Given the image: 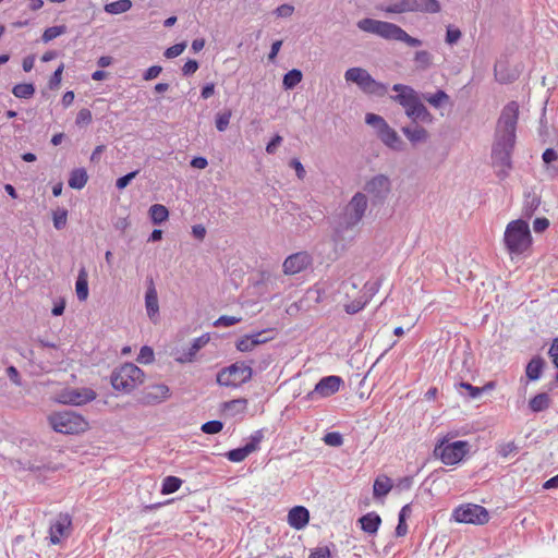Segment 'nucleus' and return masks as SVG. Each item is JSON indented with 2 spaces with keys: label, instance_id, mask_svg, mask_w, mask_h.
I'll use <instances>...</instances> for the list:
<instances>
[{
  "label": "nucleus",
  "instance_id": "nucleus-1",
  "mask_svg": "<svg viewBox=\"0 0 558 558\" xmlns=\"http://www.w3.org/2000/svg\"><path fill=\"white\" fill-rule=\"evenodd\" d=\"M520 107L518 101H509L501 109L496 122L492 145V165L499 180L508 178L512 169V154L517 142V125Z\"/></svg>",
  "mask_w": 558,
  "mask_h": 558
},
{
  "label": "nucleus",
  "instance_id": "nucleus-2",
  "mask_svg": "<svg viewBox=\"0 0 558 558\" xmlns=\"http://www.w3.org/2000/svg\"><path fill=\"white\" fill-rule=\"evenodd\" d=\"M392 90L397 94L391 96V99L404 109L405 116L412 123L433 122L432 113L422 102L418 93L413 87L397 83L392 86Z\"/></svg>",
  "mask_w": 558,
  "mask_h": 558
},
{
  "label": "nucleus",
  "instance_id": "nucleus-3",
  "mask_svg": "<svg viewBox=\"0 0 558 558\" xmlns=\"http://www.w3.org/2000/svg\"><path fill=\"white\" fill-rule=\"evenodd\" d=\"M359 29L377 35L386 40H396L407 44L409 47L422 46V40L410 36L402 27L395 23L365 17L356 23Z\"/></svg>",
  "mask_w": 558,
  "mask_h": 558
},
{
  "label": "nucleus",
  "instance_id": "nucleus-4",
  "mask_svg": "<svg viewBox=\"0 0 558 558\" xmlns=\"http://www.w3.org/2000/svg\"><path fill=\"white\" fill-rule=\"evenodd\" d=\"M504 244L510 255H522L532 245L529 223L523 219L510 221L504 233Z\"/></svg>",
  "mask_w": 558,
  "mask_h": 558
},
{
  "label": "nucleus",
  "instance_id": "nucleus-5",
  "mask_svg": "<svg viewBox=\"0 0 558 558\" xmlns=\"http://www.w3.org/2000/svg\"><path fill=\"white\" fill-rule=\"evenodd\" d=\"M377 9L385 14H436L441 11V5L438 0H390L378 5Z\"/></svg>",
  "mask_w": 558,
  "mask_h": 558
},
{
  "label": "nucleus",
  "instance_id": "nucleus-6",
  "mask_svg": "<svg viewBox=\"0 0 558 558\" xmlns=\"http://www.w3.org/2000/svg\"><path fill=\"white\" fill-rule=\"evenodd\" d=\"M110 381L114 390L130 393L144 381V372L133 363L113 369Z\"/></svg>",
  "mask_w": 558,
  "mask_h": 558
},
{
  "label": "nucleus",
  "instance_id": "nucleus-7",
  "mask_svg": "<svg viewBox=\"0 0 558 558\" xmlns=\"http://www.w3.org/2000/svg\"><path fill=\"white\" fill-rule=\"evenodd\" d=\"M344 80L354 83L367 95L383 97L388 90V85L376 81L365 69L353 66L344 72Z\"/></svg>",
  "mask_w": 558,
  "mask_h": 558
},
{
  "label": "nucleus",
  "instance_id": "nucleus-8",
  "mask_svg": "<svg viewBox=\"0 0 558 558\" xmlns=\"http://www.w3.org/2000/svg\"><path fill=\"white\" fill-rule=\"evenodd\" d=\"M469 451L470 444L466 440L449 442L442 438L435 445L434 456L446 465H454L461 462Z\"/></svg>",
  "mask_w": 558,
  "mask_h": 558
},
{
  "label": "nucleus",
  "instance_id": "nucleus-9",
  "mask_svg": "<svg viewBox=\"0 0 558 558\" xmlns=\"http://www.w3.org/2000/svg\"><path fill=\"white\" fill-rule=\"evenodd\" d=\"M253 361H241L222 368L217 374V383L225 387H238L251 380L253 376Z\"/></svg>",
  "mask_w": 558,
  "mask_h": 558
},
{
  "label": "nucleus",
  "instance_id": "nucleus-10",
  "mask_svg": "<svg viewBox=\"0 0 558 558\" xmlns=\"http://www.w3.org/2000/svg\"><path fill=\"white\" fill-rule=\"evenodd\" d=\"M50 425L57 433L78 434L87 428L85 418L72 411L54 413L49 417Z\"/></svg>",
  "mask_w": 558,
  "mask_h": 558
},
{
  "label": "nucleus",
  "instance_id": "nucleus-11",
  "mask_svg": "<svg viewBox=\"0 0 558 558\" xmlns=\"http://www.w3.org/2000/svg\"><path fill=\"white\" fill-rule=\"evenodd\" d=\"M451 518L458 523L482 525L488 522L489 513L483 506L465 504L456 507Z\"/></svg>",
  "mask_w": 558,
  "mask_h": 558
},
{
  "label": "nucleus",
  "instance_id": "nucleus-12",
  "mask_svg": "<svg viewBox=\"0 0 558 558\" xmlns=\"http://www.w3.org/2000/svg\"><path fill=\"white\" fill-rule=\"evenodd\" d=\"M364 191L373 206L383 205L391 192V181L385 174H376L366 181Z\"/></svg>",
  "mask_w": 558,
  "mask_h": 558
},
{
  "label": "nucleus",
  "instance_id": "nucleus-13",
  "mask_svg": "<svg viewBox=\"0 0 558 558\" xmlns=\"http://www.w3.org/2000/svg\"><path fill=\"white\" fill-rule=\"evenodd\" d=\"M342 384L343 379L340 376H325L315 385V388L305 396V399L314 401L318 398H328L338 392Z\"/></svg>",
  "mask_w": 558,
  "mask_h": 558
},
{
  "label": "nucleus",
  "instance_id": "nucleus-14",
  "mask_svg": "<svg viewBox=\"0 0 558 558\" xmlns=\"http://www.w3.org/2000/svg\"><path fill=\"white\" fill-rule=\"evenodd\" d=\"M264 435L260 429L255 430L251 436L248 441L239 448L231 449L226 453V457L231 462H242L246 459L252 452L258 450L259 444L263 439Z\"/></svg>",
  "mask_w": 558,
  "mask_h": 558
},
{
  "label": "nucleus",
  "instance_id": "nucleus-15",
  "mask_svg": "<svg viewBox=\"0 0 558 558\" xmlns=\"http://www.w3.org/2000/svg\"><path fill=\"white\" fill-rule=\"evenodd\" d=\"M367 208V196L362 192H356L347 206V225L353 227L364 217Z\"/></svg>",
  "mask_w": 558,
  "mask_h": 558
},
{
  "label": "nucleus",
  "instance_id": "nucleus-16",
  "mask_svg": "<svg viewBox=\"0 0 558 558\" xmlns=\"http://www.w3.org/2000/svg\"><path fill=\"white\" fill-rule=\"evenodd\" d=\"M313 264L312 255L306 251H301L289 255L283 264V272L286 275H296L306 270Z\"/></svg>",
  "mask_w": 558,
  "mask_h": 558
},
{
  "label": "nucleus",
  "instance_id": "nucleus-17",
  "mask_svg": "<svg viewBox=\"0 0 558 558\" xmlns=\"http://www.w3.org/2000/svg\"><path fill=\"white\" fill-rule=\"evenodd\" d=\"M96 398V392L90 388H69L59 396V401L64 404L83 405Z\"/></svg>",
  "mask_w": 558,
  "mask_h": 558
},
{
  "label": "nucleus",
  "instance_id": "nucleus-18",
  "mask_svg": "<svg viewBox=\"0 0 558 558\" xmlns=\"http://www.w3.org/2000/svg\"><path fill=\"white\" fill-rule=\"evenodd\" d=\"M72 525V519L68 513H60L49 526V541L57 545L61 537L68 535Z\"/></svg>",
  "mask_w": 558,
  "mask_h": 558
},
{
  "label": "nucleus",
  "instance_id": "nucleus-19",
  "mask_svg": "<svg viewBox=\"0 0 558 558\" xmlns=\"http://www.w3.org/2000/svg\"><path fill=\"white\" fill-rule=\"evenodd\" d=\"M170 397V388L166 384H156L147 387L142 402L147 405L159 404Z\"/></svg>",
  "mask_w": 558,
  "mask_h": 558
},
{
  "label": "nucleus",
  "instance_id": "nucleus-20",
  "mask_svg": "<svg viewBox=\"0 0 558 558\" xmlns=\"http://www.w3.org/2000/svg\"><path fill=\"white\" fill-rule=\"evenodd\" d=\"M265 332V330H262L251 335L243 336L235 343L236 350H239L240 352H251L257 345L268 342L271 338L266 337Z\"/></svg>",
  "mask_w": 558,
  "mask_h": 558
},
{
  "label": "nucleus",
  "instance_id": "nucleus-21",
  "mask_svg": "<svg viewBox=\"0 0 558 558\" xmlns=\"http://www.w3.org/2000/svg\"><path fill=\"white\" fill-rule=\"evenodd\" d=\"M209 335L204 333L195 339H193L191 345L183 350L182 353L175 359L177 362L184 364L193 362L197 352L205 347L209 342Z\"/></svg>",
  "mask_w": 558,
  "mask_h": 558
},
{
  "label": "nucleus",
  "instance_id": "nucleus-22",
  "mask_svg": "<svg viewBox=\"0 0 558 558\" xmlns=\"http://www.w3.org/2000/svg\"><path fill=\"white\" fill-rule=\"evenodd\" d=\"M145 307L147 316L151 322L155 323L159 317V303L157 290L155 288L153 279L149 280V286L147 287L145 293Z\"/></svg>",
  "mask_w": 558,
  "mask_h": 558
},
{
  "label": "nucleus",
  "instance_id": "nucleus-23",
  "mask_svg": "<svg viewBox=\"0 0 558 558\" xmlns=\"http://www.w3.org/2000/svg\"><path fill=\"white\" fill-rule=\"evenodd\" d=\"M308 521L310 511L303 506H295L288 513V523L295 530L304 529Z\"/></svg>",
  "mask_w": 558,
  "mask_h": 558
},
{
  "label": "nucleus",
  "instance_id": "nucleus-24",
  "mask_svg": "<svg viewBox=\"0 0 558 558\" xmlns=\"http://www.w3.org/2000/svg\"><path fill=\"white\" fill-rule=\"evenodd\" d=\"M378 137L387 147L396 151H401L403 149L404 144L402 140L398 133L389 126V124L379 131Z\"/></svg>",
  "mask_w": 558,
  "mask_h": 558
},
{
  "label": "nucleus",
  "instance_id": "nucleus-25",
  "mask_svg": "<svg viewBox=\"0 0 558 558\" xmlns=\"http://www.w3.org/2000/svg\"><path fill=\"white\" fill-rule=\"evenodd\" d=\"M359 522L363 532L373 535L377 533L381 524V518L378 513L372 511L362 515Z\"/></svg>",
  "mask_w": 558,
  "mask_h": 558
},
{
  "label": "nucleus",
  "instance_id": "nucleus-26",
  "mask_svg": "<svg viewBox=\"0 0 558 558\" xmlns=\"http://www.w3.org/2000/svg\"><path fill=\"white\" fill-rule=\"evenodd\" d=\"M401 132L404 136L413 144L423 143L428 138V132L423 126H420L417 123H413V125L403 126Z\"/></svg>",
  "mask_w": 558,
  "mask_h": 558
},
{
  "label": "nucleus",
  "instance_id": "nucleus-27",
  "mask_svg": "<svg viewBox=\"0 0 558 558\" xmlns=\"http://www.w3.org/2000/svg\"><path fill=\"white\" fill-rule=\"evenodd\" d=\"M545 367V360L541 355H534L525 367V375L531 381H536L541 378Z\"/></svg>",
  "mask_w": 558,
  "mask_h": 558
},
{
  "label": "nucleus",
  "instance_id": "nucleus-28",
  "mask_svg": "<svg viewBox=\"0 0 558 558\" xmlns=\"http://www.w3.org/2000/svg\"><path fill=\"white\" fill-rule=\"evenodd\" d=\"M88 181V174L85 168H75L70 172L68 184L71 189L82 190Z\"/></svg>",
  "mask_w": 558,
  "mask_h": 558
},
{
  "label": "nucleus",
  "instance_id": "nucleus-29",
  "mask_svg": "<svg viewBox=\"0 0 558 558\" xmlns=\"http://www.w3.org/2000/svg\"><path fill=\"white\" fill-rule=\"evenodd\" d=\"M76 296L80 301H86L88 298V274L85 267L78 270L75 282Z\"/></svg>",
  "mask_w": 558,
  "mask_h": 558
},
{
  "label": "nucleus",
  "instance_id": "nucleus-30",
  "mask_svg": "<svg viewBox=\"0 0 558 558\" xmlns=\"http://www.w3.org/2000/svg\"><path fill=\"white\" fill-rule=\"evenodd\" d=\"M392 488L391 478L386 475L377 476L373 485V495L375 498L387 496Z\"/></svg>",
  "mask_w": 558,
  "mask_h": 558
},
{
  "label": "nucleus",
  "instance_id": "nucleus-31",
  "mask_svg": "<svg viewBox=\"0 0 558 558\" xmlns=\"http://www.w3.org/2000/svg\"><path fill=\"white\" fill-rule=\"evenodd\" d=\"M541 205V197L534 193V192H527L524 195V203H523V216L525 218H531L535 211L538 209Z\"/></svg>",
  "mask_w": 558,
  "mask_h": 558
},
{
  "label": "nucleus",
  "instance_id": "nucleus-32",
  "mask_svg": "<svg viewBox=\"0 0 558 558\" xmlns=\"http://www.w3.org/2000/svg\"><path fill=\"white\" fill-rule=\"evenodd\" d=\"M422 97L434 108L442 107L444 105L449 102V99H450L449 95L442 89H438L434 94H430V93L423 94Z\"/></svg>",
  "mask_w": 558,
  "mask_h": 558
},
{
  "label": "nucleus",
  "instance_id": "nucleus-33",
  "mask_svg": "<svg viewBox=\"0 0 558 558\" xmlns=\"http://www.w3.org/2000/svg\"><path fill=\"white\" fill-rule=\"evenodd\" d=\"M133 3L131 0H117L105 4V12L117 15L122 14L131 10Z\"/></svg>",
  "mask_w": 558,
  "mask_h": 558
},
{
  "label": "nucleus",
  "instance_id": "nucleus-34",
  "mask_svg": "<svg viewBox=\"0 0 558 558\" xmlns=\"http://www.w3.org/2000/svg\"><path fill=\"white\" fill-rule=\"evenodd\" d=\"M149 217L154 225H161L169 217V210L165 205L154 204L149 208Z\"/></svg>",
  "mask_w": 558,
  "mask_h": 558
},
{
  "label": "nucleus",
  "instance_id": "nucleus-35",
  "mask_svg": "<svg viewBox=\"0 0 558 558\" xmlns=\"http://www.w3.org/2000/svg\"><path fill=\"white\" fill-rule=\"evenodd\" d=\"M550 404L549 396L546 392H541L534 396L530 402L529 407L532 412L538 413L546 410Z\"/></svg>",
  "mask_w": 558,
  "mask_h": 558
},
{
  "label": "nucleus",
  "instance_id": "nucleus-36",
  "mask_svg": "<svg viewBox=\"0 0 558 558\" xmlns=\"http://www.w3.org/2000/svg\"><path fill=\"white\" fill-rule=\"evenodd\" d=\"M414 63L417 70L425 71L433 64V56L427 50H418L414 53Z\"/></svg>",
  "mask_w": 558,
  "mask_h": 558
},
{
  "label": "nucleus",
  "instance_id": "nucleus-37",
  "mask_svg": "<svg viewBox=\"0 0 558 558\" xmlns=\"http://www.w3.org/2000/svg\"><path fill=\"white\" fill-rule=\"evenodd\" d=\"M303 78V74L299 69H292L283 75V88L289 90L293 89Z\"/></svg>",
  "mask_w": 558,
  "mask_h": 558
},
{
  "label": "nucleus",
  "instance_id": "nucleus-38",
  "mask_svg": "<svg viewBox=\"0 0 558 558\" xmlns=\"http://www.w3.org/2000/svg\"><path fill=\"white\" fill-rule=\"evenodd\" d=\"M182 483H183V481L177 476H172V475L166 476L162 480L161 494L169 495V494L175 493L177 490H179Z\"/></svg>",
  "mask_w": 558,
  "mask_h": 558
},
{
  "label": "nucleus",
  "instance_id": "nucleus-39",
  "mask_svg": "<svg viewBox=\"0 0 558 558\" xmlns=\"http://www.w3.org/2000/svg\"><path fill=\"white\" fill-rule=\"evenodd\" d=\"M12 94L16 98L27 99L35 94V86L32 83H20L13 86Z\"/></svg>",
  "mask_w": 558,
  "mask_h": 558
},
{
  "label": "nucleus",
  "instance_id": "nucleus-40",
  "mask_svg": "<svg viewBox=\"0 0 558 558\" xmlns=\"http://www.w3.org/2000/svg\"><path fill=\"white\" fill-rule=\"evenodd\" d=\"M519 451V447L514 441L500 442L496 446V452L498 457L507 459L514 456Z\"/></svg>",
  "mask_w": 558,
  "mask_h": 558
},
{
  "label": "nucleus",
  "instance_id": "nucleus-41",
  "mask_svg": "<svg viewBox=\"0 0 558 558\" xmlns=\"http://www.w3.org/2000/svg\"><path fill=\"white\" fill-rule=\"evenodd\" d=\"M231 116H232V113H231V110H229V109H227L222 112H218L216 114L215 124H216V129L219 132H225L228 129Z\"/></svg>",
  "mask_w": 558,
  "mask_h": 558
},
{
  "label": "nucleus",
  "instance_id": "nucleus-42",
  "mask_svg": "<svg viewBox=\"0 0 558 558\" xmlns=\"http://www.w3.org/2000/svg\"><path fill=\"white\" fill-rule=\"evenodd\" d=\"M53 227L57 230H62L68 222V210L64 208H58L52 213Z\"/></svg>",
  "mask_w": 558,
  "mask_h": 558
},
{
  "label": "nucleus",
  "instance_id": "nucleus-43",
  "mask_svg": "<svg viewBox=\"0 0 558 558\" xmlns=\"http://www.w3.org/2000/svg\"><path fill=\"white\" fill-rule=\"evenodd\" d=\"M66 31V27L64 25H58V26H51L44 31L41 39L44 43H49L52 39L59 37L60 35L64 34Z\"/></svg>",
  "mask_w": 558,
  "mask_h": 558
},
{
  "label": "nucleus",
  "instance_id": "nucleus-44",
  "mask_svg": "<svg viewBox=\"0 0 558 558\" xmlns=\"http://www.w3.org/2000/svg\"><path fill=\"white\" fill-rule=\"evenodd\" d=\"M462 37V32L454 25L446 27L445 43L449 46L456 45Z\"/></svg>",
  "mask_w": 558,
  "mask_h": 558
},
{
  "label": "nucleus",
  "instance_id": "nucleus-45",
  "mask_svg": "<svg viewBox=\"0 0 558 558\" xmlns=\"http://www.w3.org/2000/svg\"><path fill=\"white\" fill-rule=\"evenodd\" d=\"M365 122L368 125H372L373 128H375L377 131V134L379 133L380 130L385 129V126L388 125L386 120L381 116L376 114V113H367L365 116Z\"/></svg>",
  "mask_w": 558,
  "mask_h": 558
},
{
  "label": "nucleus",
  "instance_id": "nucleus-46",
  "mask_svg": "<svg viewBox=\"0 0 558 558\" xmlns=\"http://www.w3.org/2000/svg\"><path fill=\"white\" fill-rule=\"evenodd\" d=\"M223 428V423L219 420H211L206 423H204L201 427V430L204 434L214 435L221 432Z\"/></svg>",
  "mask_w": 558,
  "mask_h": 558
},
{
  "label": "nucleus",
  "instance_id": "nucleus-47",
  "mask_svg": "<svg viewBox=\"0 0 558 558\" xmlns=\"http://www.w3.org/2000/svg\"><path fill=\"white\" fill-rule=\"evenodd\" d=\"M367 300H363L362 298L356 299L344 305L345 313L353 315L361 312L367 304Z\"/></svg>",
  "mask_w": 558,
  "mask_h": 558
},
{
  "label": "nucleus",
  "instance_id": "nucleus-48",
  "mask_svg": "<svg viewBox=\"0 0 558 558\" xmlns=\"http://www.w3.org/2000/svg\"><path fill=\"white\" fill-rule=\"evenodd\" d=\"M326 445L331 447H340L343 445V436L339 432H330L324 436Z\"/></svg>",
  "mask_w": 558,
  "mask_h": 558
},
{
  "label": "nucleus",
  "instance_id": "nucleus-49",
  "mask_svg": "<svg viewBox=\"0 0 558 558\" xmlns=\"http://www.w3.org/2000/svg\"><path fill=\"white\" fill-rule=\"evenodd\" d=\"M185 48H186V43H184V41L178 43V44L167 48L163 52V56L167 59L177 58L185 50Z\"/></svg>",
  "mask_w": 558,
  "mask_h": 558
},
{
  "label": "nucleus",
  "instance_id": "nucleus-50",
  "mask_svg": "<svg viewBox=\"0 0 558 558\" xmlns=\"http://www.w3.org/2000/svg\"><path fill=\"white\" fill-rule=\"evenodd\" d=\"M92 120H93V116H92L90 110L87 108H82L76 114L75 124L77 126L87 125L92 122Z\"/></svg>",
  "mask_w": 558,
  "mask_h": 558
},
{
  "label": "nucleus",
  "instance_id": "nucleus-51",
  "mask_svg": "<svg viewBox=\"0 0 558 558\" xmlns=\"http://www.w3.org/2000/svg\"><path fill=\"white\" fill-rule=\"evenodd\" d=\"M64 70V64L61 63L56 71L52 73V75L49 78L48 86L50 89H56L59 87L61 80H62V73Z\"/></svg>",
  "mask_w": 558,
  "mask_h": 558
},
{
  "label": "nucleus",
  "instance_id": "nucleus-52",
  "mask_svg": "<svg viewBox=\"0 0 558 558\" xmlns=\"http://www.w3.org/2000/svg\"><path fill=\"white\" fill-rule=\"evenodd\" d=\"M137 361L142 364H149L154 361V351L148 345H143L140 350Z\"/></svg>",
  "mask_w": 558,
  "mask_h": 558
},
{
  "label": "nucleus",
  "instance_id": "nucleus-53",
  "mask_svg": "<svg viewBox=\"0 0 558 558\" xmlns=\"http://www.w3.org/2000/svg\"><path fill=\"white\" fill-rule=\"evenodd\" d=\"M138 172H140V170H134V171H131V172L118 178L116 181V187L118 190L125 189L131 183V181L138 174Z\"/></svg>",
  "mask_w": 558,
  "mask_h": 558
},
{
  "label": "nucleus",
  "instance_id": "nucleus-54",
  "mask_svg": "<svg viewBox=\"0 0 558 558\" xmlns=\"http://www.w3.org/2000/svg\"><path fill=\"white\" fill-rule=\"evenodd\" d=\"M241 322L240 317L222 315L215 323V327H230Z\"/></svg>",
  "mask_w": 558,
  "mask_h": 558
},
{
  "label": "nucleus",
  "instance_id": "nucleus-55",
  "mask_svg": "<svg viewBox=\"0 0 558 558\" xmlns=\"http://www.w3.org/2000/svg\"><path fill=\"white\" fill-rule=\"evenodd\" d=\"M293 12H294V7L292 4L284 3V4L277 7L274 11V14L277 17H290L293 14Z\"/></svg>",
  "mask_w": 558,
  "mask_h": 558
},
{
  "label": "nucleus",
  "instance_id": "nucleus-56",
  "mask_svg": "<svg viewBox=\"0 0 558 558\" xmlns=\"http://www.w3.org/2000/svg\"><path fill=\"white\" fill-rule=\"evenodd\" d=\"M460 387L469 392L470 399H477L484 391V388L472 386L470 383L462 381Z\"/></svg>",
  "mask_w": 558,
  "mask_h": 558
},
{
  "label": "nucleus",
  "instance_id": "nucleus-57",
  "mask_svg": "<svg viewBox=\"0 0 558 558\" xmlns=\"http://www.w3.org/2000/svg\"><path fill=\"white\" fill-rule=\"evenodd\" d=\"M198 66L199 64L196 60L189 59L182 66V74L184 76H190L198 70Z\"/></svg>",
  "mask_w": 558,
  "mask_h": 558
},
{
  "label": "nucleus",
  "instance_id": "nucleus-58",
  "mask_svg": "<svg viewBox=\"0 0 558 558\" xmlns=\"http://www.w3.org/2000/svg\"><path fill=\"white\" fill-rule=\"evenodd\" d=\"M290 167L295 170V174L298 179L303 180L306 175V171L302 165V162L298 158H292L290 160Z\"/></svg>",
  "mask_w": 558,
  "mask_h": 558
},
{
  "label": "nucleus",
  "instance_id": "nucleus-59",
  "mask_svg": "<svg viewBox=\"0 0 558 558\" xmlns=\"http://www.w3.org/2000/svg\"><path fill=\"white\" fill-rule=\"evenodd\" d=\"M501 64L500 63H497L495 65V69H494V72H495V78L497 82L501 83V84H507V83H510L513 77H510L509 75L505 74L502 71H501Z\"/></svg>",
  "mask_w": 558,
  "mask_h": 558
},
{
  "label": "nucleus",
  "instance_id": "nucleus-60",
  "mask_svg": "<svg viewBox=\"0 0 558 558\" xmlns=\"http://www.w3.org/2000/svg\"><path fill=\"white\" fill-rule=\"evenodd\" d=\"M162 71L160 65H151L149 66L143 74V78L145 81H151L156 78Z\"/></svg>",
  "mask_w": 558,
  "mask_h": 558
},
{
  "label": "nucleus",
  "instance_id": "nucleus-61",
  "mask_svg": "<svg viewBox=\"0 0 558 558\" xmlns=\"http://www.w3.org/2000/svg\"><path fill=\"white\" fill-rule=\"evenodd\" d=\"M7 375H8L9 379L16 386L22 385L21 375L15 366L10 365L7 368Z\"/></svg>",
  "mask_w": 558,
  "mask_h": 558
},
{
  "label": "nucleus",
  "instance_id": "nucleus-62",
  "mask_svg": "<svg viewBox=\"0 0 558 558\" xmlns=\"http://www.w3.org/2000/svg\"><path fill=\"white\" fill-rule=\"evenodd\" d=\"M549 227V220L547 218H536L533 221V229L536 233L545 231Z\"/></svg>",
  "mask_w": 558,
  "mask_h": 558
},
{
  "label": "nucleus",
  "instance_id": "nucleus-63",
  "mask_svg": "<svg viewBox=\"0 0 558 558\" xmlns=\"http://www.w3.org/2000/svg\"><path fill=\"white\" fill-rule=\"evenodd\" d=\"M548 354L551 357L554 365L558 368V338L554 339Z\"/></svg>",
  "mask_w": 558,
  "mask_h": 558
},
{
  "label": "nucleus",
  "instance_id": "nucleus-64",
  "mask_svg": "<svg viewBox=\"0 0 558 558\" xmlns=\"http://www.w3.org/2000/svg\"><path fill=\"white\" fill-rule=\"evenodd\" d=\"M308 558H330V550L328 547H319L312 551Z\"/></svg>",
  "mask_w": 558,
  "mask_h": 558
}]
</instances>
